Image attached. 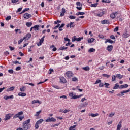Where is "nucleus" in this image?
<instances>
[{
    "mask_svg": "<svg viewBox=\"0 0 130 130\" xmlns=\"http://www.w3.org/2000/svg\"><path fill=\"white\" fill-rule=\"evenodd\" d=\"M31 119H29L27 120L26 121H24L23 122V126H22V128L24 130H28L30 129V125H29V123H30Z\"/></svg>",
    "mask_w": 130,
    "mask_h": 130,
    "instance_id": "nucleus-1",
    "label": "nucleus"
},
{
    "mask_svg": "<svg viewBox=\"0 0 130 130\" xmlns=\"http://www.w3.org/2000/svg\"><path fill=\"white\" fill-rule=\"evenodd\" d=\"M128 92H130V88L127 90H123L122 91H121L120 93L117 94V96L122 97V96H124L125 93H128Z\"/></svg>",
    "mask_w": 130,
    "mask_h": 130,
    "instance_id": "nucleus-2",
    "label": "nucleus"
},
{
    "mask_svg": "<svg viewBox=\"0 0 130 130\" xmlns=\"http://www.w3.org/2000/svg\"><path fill=\"white\" fill-rule=\"evenodd\" d=\"M104 14H105V11L101 9L98 11V13L96 14V16L97 17H102Z\"/></svg>",
    "mask_w": 130,
    "mask_h": 130,
    "instance_id": "nucleus-3",
    "label": "nucleus"
},
{
    "mask_svg": "<svg viewBox=\"0 0 130 130\" xmlns=\"http://www.w3.org/2000/svg\"><path fill=\"white\" fill-rule=\"evenodd\" d=\"M76 5L77 6V7H76L77 10H79V11H81V10H82V6H83L82 3H81L80 2H78L76 3Z\"/></svg>",
    "mask_w": 130,
    "mask_h": 130,
    "instance_id": "nucleus-4",
    "label": "nucleus"
},
{
    "mask_svg": "<svg viewBox=\"0 0 130 130\" xmlns=\"http://www.w3.org/2000/svg\"><path fill=\"white\" fill-rule=\"evenodd\" d=\"M46 121V122H51V121H53V122H55V121H56V119L53 117H52L51 118L47 119Z\"/></svg>",
    "mask_w": 130,
    "mask_h": 130,
    "instance_id": "nucleus-5",
    "label": "nucleus"
},
{
    "mask_svg": "<svg viewBox=\"0 0 130 130\" xmlns=\"http://www.w3.org/2000/svg\"><path fill=\"white\" fill-rule=\"evenodd\" d=\"M66 76L68 78H72L73 77V72L72 71H68L66 72Z\"/></svg>",
    "mask_w": 130,
    "mask_h": 130,
    "instance_id": "nucleus-6",
    "label": "nucleus"
},
{
    "mask_svg": "<svg viewBox=\"0 0 130 130\" xmlns=\"http://www.w3.org/2000/svg\"><path fill=\"white\" fill-rule=\"evenodd\" d=\"M31 17H32V15L29 14V13H25L23 15L24 19H29Z\"/></svg>",
    "mask_w": 130,
    "mask_h": 130,
    "instance_id": "nucleus-7",
    "label": "nucleus"
},
{
    "mask_svg": "<svg viewBox=\"0 0 130 130\" xmlns=\"http://www.w3.org/2000/svg\"><path fill=\"white\" fill-rule=\"evenodd\" d=\"M83 37H79L78 38H76V36H75V40H74V39H72V42H74V41H81L82 40V39H83Z\"/></svg>",
    "mask_w": 130,
    "mask_h": 130,
    "instance_id": "nucleus-8",
    "label": "nucleus"
},
{
    "mask_svg": "<svg viewBox=\"0 0 130 130\" xmlns=\"http://www.w3.org/2000/svg\"><path fill=\"white\" fill-rule=\"evenodd\" d=\"M112 49H113V46L112 45H108L107 47V50L109 52L112 51Z\"/></svg>",
    "mask_w": 130,
    "mask_h": 130,
    "instance_id": "nucleus-9",
    "label": "nucleus"
},
{
    "mask_svg": "<svg viewBox=\"0 0 130 130\" xmlns=\"http://www.w3.org/2000/svg\"><path fill=\"white\" fill-rule=\"evenodd\" d=\"M122 123V121H120L117 126V130H120V128H121Z\"/></svg>",
    "mask_w": 130,
    "mask_h": 130,
    "instance_id": "nucleus-10",
    "label": "nucleus"
},
{
    "mask_svg": "<svg viewBox=\"0 0 130 130\" xmlns=\"http://www.w3.org/2000/svg\"><path fill=\"white\" fill-rule=\"evenodd\" d=\"M31 38V34H27L25 37L23 38V39H26V40H28Z\"/></svg>",
    "mask_w": 130,
    "mask_h": 130,
    "instance_id": "nucleus-11",
    "label": "nucleus"
},
{
    "mask_svg": "<svg viewBox=\"0 0 130 130\" xmlns=\"http://www.w3.org/2000/svg\"><path fill=\"white\" fill-rule=\"evenodd\" d=\"M118 13V12H115V13H113L111 14V15H110L111 18L112 19H115V16H116Z\"/></svg>",
    "mask_w": 130,
    "mask_h": 130,
    "instance_id": "nucleus-12",
    "label": "nucleus"
},
{
    "mask_svg": "<svg viewBox=\"0 0 130 130\" xmlns=\"http://www.w3.org/2000/svg\"><path fill=\"white\" fill-rule=\"evenodd\" d=\"M64 14H66V9L62 8L61 11L60 16L63 17V16H64Z\"/></svg>",
    "mask_w": 130,
    "mask_h": 130,
    "instance_id": "nucleus-13",
    "label": "nucleus"
},
{
    "mask_svg": "<svg viewBox=\"0 0 130 130\" xmlns=\"http://www.w3.org/2000/svg\"><path fill=\"white\" fill-rule=\"evenodd\" d=\"M4 99H5V100H8V99H14V95H11L9 96H5L4 97Z\"/></svg>",
    "mask_w": 130,
    "mask_h": 130,
    "instance_id": "nucleus-14",
    "label": "nucleus"
},
{
    "mask_svg": "<svg viewBox=\"0 0 130 130\" xmlns=\"http://www.w3.org/2000/svg\"><path fill=\"white\" fill-rule=\"evenodd\" d=\"M107 42H109V43H111V44H112V43H114V41L110 40V39H107L105 41V43H107Z\"/></svg>",
    "mask_w": 130,
    "mask_h": 130,
    "instance_id": "nucleus-15",
    "label": "nucleus"
},
{
    "mask_svg": "<svg viewBox=\"0 0 130 130\" xmlns=\"http://www.w3.org/2000/svg\"><path fill=\"white\" fill-rule=\"evenodd\" d=\"M60 80L61 81V82L63 83V84H65V83H67V80H66V78H64V77H61L60 78Z\"/></svg>",
    "mask_w": 130,
    "mask_h": 130,
    "instance_id": "nucleus-16",
    "label": "nucleus"
},
{
    "mask_svg": "<svg viewBox=\"0 0 130 130\" xmlns=\"http://www.w3.org/2000/svg\"><path fill=\"white\" fill-rule=\"evenodd\" d=\"M128 87V85L126 84L123 85H121L119 87V89H124L125 88H127Z\"/></svg>",
    "mask_w": 130,
    "mask_h": 130,
    "instance_id": "nucleus-17",
    "label": "nucleus"
},
{
    "mask_svg": "<svg viewBox=\"0 0 130 130\" xmlns=\"http://www.w3.org/2000/svg\"><path fill=\"white\" fill-rule=\"evenodd\" d=\"M122 36L123 37H124V38H127V37L129 36V35H128V34H127V32L126 31L123 34Z\"/></svg>",
    "mask_w": 130,
    "mask_h": 130,
    "instance_id": "nucleus-18",
    "label": "nucleus"
},
{
    "mask_svg": "<svg viewBox=\"0 0 130 130\" xmlns=\"http://www.w3.org/2000/svg\"><path fill=\"white\" fill-rule=\"evenodd\" d=\"M27 95L25 92H19L18 93V96H21V97H25Z\"/></svg>",
    "mask_w": 130,
    "mask_h": 130,
    "instance_id": "nucleus-19",
    "label": "nucleus"
},
{
    "mask_svg": "<svg viewBox=\"0 0 130 130\" xmlns=\"http://www.w3.org/2000/svg\"><path fill=\"white\" fill-rule=\"evenodd\" d=\"M31 103L32 104H35V103H39V104H41V102H40V101H39L38 100H33Z\"/></svg>",
    "mask_w": 130,
    "mask_h": 130,
    "instance_id": "nucleus-20",
    "label": "nucleus"
},
{
    "mask_svg": "<svg viewBox=\"0 0 130 130\" xmlns=\"http://www.w3.org/2000/svg\"><path fill=\"white\" fill-rule=\"evenodd\" d=\"M15 90V87L12 86L7 89V92H10V91H14Z\"/></svg>",
    "mask_w": 130,
    "mask_h": 130,
    "instance_id": "nucleus-21",
    "label": "nucleus"
},
{
    "mask_svg": "<svg viewBox=\"0 0 130 130\" xmlns=\"http://www.w3.org/2000/svg\"><path fill=\"white\" fill-rule=\"evenodd\" d=\"M44 38H45V36H44L40 40L39 43H40V45H41V44H42V43H43V41H44Z\"/></svg>",
    "mask_w": 130,
    "mask_h": 130,
    "instance_id": "nucleus-22",
    "label": "nucleus"
},
{
    "mask_svg": "<svg viewBox=\"0 0 130 130\" xmlns=\"http://www.w3.org/2000/svg\"><path fill=\"white\" fill-rule=\"evenodd\" d=\"M69 96L70 97H71V99H76L75 97L77 96V95H74L72 92L69 93Z\"/></svg>",
    "mask_w": 130,
    "mask_h": 130,
    "instance_id": "nucleus-23",
    "label": "nucleus"
},
{
    "mask_svg": "<svg viewBox=\"0 0 130 130\" xmlns=\"http://www.w3.org/2000/svg\"><path fill=\"white\" fill-rule=\"evenodd\" d=\"M34 29L35 31H38L39 30V25H36L34 26Z\"/></svg>",
    "mask_w": 130,
    "mask_h": 130,
    "instance_id": "nucleus-24",
    "label": "nucleus"
},
{
    "mask_svg": "<svg viewBox=\"0 0 130 130\" xmlns=\"http://www.w3.org/2000/svg\"><path fill=\"white\" fill-rule=\"evenodd\" d=\"M26 86H23L21 88H20V90L21 92H25L26 90Z\"/></svg>",
    "mask_w": 130,
    "mask_h": 130,
    "instance_id": "nucleus-25",
    "label": "nucleus"
},
{
    "mask_svg": "<svg viewBox=\"0 0 130 130\" xmlns=\"http://www.w3.org/2000/svg\"><path fill=\"white\" fill-rule=\"evenodd\" d=\"M101 23L103 25H104V24H109V21L108 20H103L101 21Z\"/></svg>",
    "mask_w": 130,
    "mask_h": 130,
    "instance_id": "nucleus-26",
    "label": "nucleus"
},
{
    "mask_svg": "<svg viewBox=\"0 0 130 130\" xmlns=\"http://www.w3.org/2000/svg\"><path fill=\"white\" fill-rule=\"evenodd\" d=\"M118 88H120L119 85H118V83H116L115 85V86L113 88L114 90H116V89H118Z\"/></svg>",
    "mask_w": 130,
    "mask_h": 130,
    "instance_id": "nucleus-27",
    "label": "nucleus"
},
{
    "mask_svg": "<svg viewBox=\"0 0 130 130\" xmlns=\"http://www.w3.org/2000/svg\"><path fill=\"white\" fill-rule=\"evenodd\" d=\"M10 118H11V116H10V115L9 114H7L5 116V120H9V119H10Z\"/></svg>",
    "mask_w": 130,
    "mask_h": 130,
    "instance_id": "nucleus-28",
    "label": "nucleus"
},
{
    "mask_svg": "<svg viewBox=\"0 0 130 130\" xmlns=\"http://www.w3.org/2000/svg\"><path fill=\"white\" fill-rule=\"evenodd\" d=\"M116 77L121 79H122V78H123V75H121L120 74H118L116 75Z\"/></svg>",
    "mask_w": 130,
    "mask_h": 130,
    "instance_id": "nucleus-29",
    "label": "nucleus"
},
{
    "mask_svg": "<svg viewBox=\"0 0 130 130\" xmlns=\"http://www.w3.org/2000/svg\"><path fill=\"white\" fill-rule=\"evenodd\" d=\"M96 51V50L93 48H90L89 50H88V52H89V53H91V52H95V51Z\"/></svg>",
    "mask_w": 130,
    "mask_h": 130,
    "instance_id": "nucleus-30",
    "label": "nucleus"
},
{
    "mask_svg": "<svg viewBox=\"0 0 130 130\" xmlns=\"http://www.w3.org/2000/svg\"><path fill=\"white\" fill-rule=\"evenodd\" d=\"M42 122H43V119H41L39 120L38 121H37L36 123L39 125V124H41V123H42Z\"/></svg>",
    "mask_w": 130,
    "mask_h": 130,
    "instance_id": "nucleus-31",
    "label": "nucleus"
},
{
    "mask_svg": "<svg viewBox=\"0 0 130 130\" xmlns=\"http://www.w3.org/2000/svg\"><path fill=\"white\" fill-rule=\"evenodd\" d=\"M82 69L84 71H90V68L89 67V66L83 67L82 68Z\"/></svg>",
    "mask_w": 130,
    "mask_h": 130,
    "instance_id": "nucleus-32",
    "label": "nucleus"
},
{
    "mask_svg": "<svg viewBox=\"0 0 130 130\" xmlns=\"http://www.w3.org/2000/svg\"><path fill=\"white\" fill-rule=\"evenodd\" d=\"M98 115H99V113L91 114L89 115V116H91L92 117H96V116H98Z\"/></svg>",
    "mask_w": 130,
    "mask_h": 130,
    "instance_id": "nucleus-33",
    "label": "nucleus"
},
{
    "mask_svg": "<svg viewBox=\"0 0 130 130\" xmlns=\"http://www.w3.org/2000/svg\"><path fill=\"white\" fill-rule=\"evenodd\" d=\"M94 40H95V39L91 38V39L88 40V43H92L94 41Z\"/></svg>",
    "mask_w": 130,
    "mask_h": 130,
    "instance_id": "nucleus-34",
    "label": "nucleus"
},
{
    "mask_svg": "<svg viewBox=\"0 0 130 130\" xmlns=\"http://www.w3.org/2000/svg\"><path fill=\"white\" fill-rule=\"evenodd\" d=\"M98 6V3H95L93 4H91L90 7L92 8H96Z\"/></svg>",
    "mask_w": 130,
    "mask_h": 130,
    "instance_id": "nucleus-35",
    "label": "nucleus"
},
{
    "mask_svg": "<svg viewBox=\"0 0 130 130\" xmlns=\"http://www.w3.org/2000/svg\"><path fill=\"white\" fill-rule=\"evenodd\" d=\"M69 130H76V125L71 126Z\"/></svg>",
    "mask_w": 130,
    "mask_h": 130,
    "instance_id": "nucleus-36",
    "label": "nucleus"
},
{
    "mask_svg": "<svg viewBox=\"0 0 130 130\" xmlns=\"http://www.w3.org/2000/svg\"><path fill=\"white\" fill-rule=\"evenodd\" d=\"M42 110H40L38 112H37L36 114L35 115V116H39V114H40L42 112Z\"/></svg>",
    "mask_w": 130,
    "mask_h": 130,
    "instance_id": "nucleus-37",
    "label": "nucleus"
},
{
    "mask_svg": "<svg viewBox=\"0 0 130 130\" xmlns=\"http://www.w3.org/2000/svg\"><path fill=\"white\" fill-rule=\"evenodd\" d=\"M32 22H26V25L27 26V27H31V26H32Z\"/></svg>",
    "mask_w": 130,
    "mask_h": 130,
    "instance_id": "nucleus-38",
    "label": "nucleus"
},
{
    "mask_svg": "<svg viewBox=\"0 0 130 130\" xmlns=\"http://www.w3.org/2000/svg\"><path fill=\"white\" fill-rule=\"evenodd\" d=\"M64 49H68V47H61L59 48V50H64Z\"/></svg>",
    "mask_w": 130,
    "mask_h": 130,
    "instance_id": "nucleus-39",
    "label": "nucleus"
},
{
    "mask_svg": "<svg viewBox=\"0 0 130 130\" xmlns=\"http://www.w3.org/2000/svg\"><path fill=\"white\" fill-rule=\"evenodd\" d=\"M73 24H74V22L70 23V28H74V27H75V25H74Z\"/></svg>",
    "mask_w": 130,
    "mask_h": 130,
    "instance_id": "nucleus-40",
    "label": "nucleus"
},
{
    "mask_svg": "<svg viewBox=\"0 0 130 130\" xmlns=\"http://www.w3.org/2000/svg\"><path fill=\"white\" fill-rule=\"evenodd\" d=\"M116 79V76L115 75H113L112 77V82H114Z\"/></svg>",
    "mask_w": 130,
    "mask_h": 130,
    "instance_id": "nucleus-41",
    "label": "nucleus"
},
{
    "mask_svg": "<svg viewBox=\"0 0 130 130\" xmlns=\"http://www.w3.org/2000/svg\"><path fill=\"white\" fill-rule=\"evenodd\" d=\"M115 114V113L112 112L109 115V117H112L113 116H114Z\"/></svg>",
    "mask_w": 130,
    "mask_h": 130,
    "instance_id": "nucleus-42",
    "label": "nucleus"
},
{
    "mask_svg": "<svg viewBox=\"0 0 130 130\" xmlns=\"http://www.w3.org/2000/svg\"><path fill=\"white\" fill-rule=\"evenodd\" d=\"M101 83V80H99V79H98L96 80V81H95V83H94V85H96L97 84H99Z\"/></svg>",
    "mask_w": 130,
    "mask_h": 130,
    "instance_id": "nucleus-43",
    "label": "nucleus"
},
{
    "mask_svg": "<svg viewBox=\"0 0 130 130\" xmlns=\"http://www.w3.org/2000/svg\"><path fill=\"white\" fill-rule=\"evenodd\" d=\"M72 81L73 82H76V81H78V78L77 77H73L72 79Z\"/></svg>",
    "mask_w": 130,
    "mask_h": 130,
    "instance_id": "nucleus-44",
    "label": "nucleus"
},
{
    "mask_svg": "<svg viewBox=\"0 0 130 130\" xmlns=\"http://www.w3.org/2000/svg\"><path fill=\"white\" fill-rule=\"evenodd\" d=\"M82 104H83L84 107H87V106H88V102H85V103Z\"/></svg>",
    "mask_w": 130,
    "mask_h": 130,
    "instance_id": "nucleus-45",
    "label": "nucleus"
},
{
    "mask_svg": "<svg viewBox=\"0 0 130 130\" xmlns=\"http://www.w3.org/2000/svg\"><path fill=\"white\" fill-rule=\"evenodd\" d=\"M70 111H71V110H69V109H66L63 111V113H68V112H70Z\"/></svg>",
    "mask_w": 130,
    "mask_h": 130,
    "instance_id": "nucleus-46",
    "label": "nucleus"
},
{
    "mask_svg": "<svg viewBox=\"0 0 130 130\" xmlns=\"http://www.w3.org/2000/svg\"><path fill=\"white\" fill-rule=\"evenodd\" d=\"M69 18L71 19V20H74L75 19H76V17L73 16V15H70L69 16Z\"/></svg>",
    "mask_w": 130,
    "mask_h": 130,
    "instance_id": "nucleus-47",
    "label": "nucleus"
},
{
    "mask_svg": "<svg viewBox=\"0 0 130 130\" xmlns=\"http://www.w3.org/2000/svg\"><path fill=\"white\" fill-rule=\"evenodd\" d=\"M11 16H8L6 18V21H9V20H11Z\"/></svg>",
    "mask_w": 130,
    "mask_h": 130,
    "instance_id": "nucleus-48",
    "label": "nucleus"
},
{
    "mask_svg": "<svg viewBox=\"0 0 130 130\" xmlns=\"http://www.w3.org/2000/svg\"><path fill=\"white\" fill-rule=\"evenodd\" d=\"M104 85L106 88H109L108 86L110 85L109 83H105Z\"/></svg>",
    "mask_w": 130,
    "mask_h": 130,
    "instance_id": "nucleus-49",
    "label": "nucleus"
},
{
    "mask_svg": "<svg viewBox=\"0 0 130 130\" xmlns=\"http://www.w3.org/2000/svg\"><path fill=\"white\" fill-rule=\"evenodd\" d=\"M23 40H24V39H21L19 41H18V44H21L23 42Z\"/></svg>",
    "mask_w": 130,
    "mask_h": 130,
    "instance_id": "nucleus-50",
    "label": "nucleus"
},
{
    "mask_svg": "<svg viewBox=\"0 0 130 130\" xmlns=\"http://www.w3.org/2000/svg\"><path fill=\"white\" fill-rule=\"evenodd\" d=\"M39 128V125L37 124V123H36L35 124V128L36 129H38Z\"/></svg>",
    "mask_w": 130,
    "mask_h": 130,
    "instance_id": "nucleus-51",
    "label": "nucleus"
},
{
    "mask_svg": "<svg viewBox=\"0 0 130 130\" xmlns=\"http://www.w3.org/2000/svg\"><path fill=\"white\" fill-rule=\"evenodd\" d=\"M83 94H80L79 95H76V96H75L74 98L78 99V98H80V97H82Z\"/></svg>",
    "mask_w": 130,
    "mask_h": 130,
    "instance_id": "nucleus-52",
    "label": "nucleus"
},
{
    "mask_svg": "<svg viewBox=\"0 0 130 130\" xmlns=\"http://www.w3.org/2000/svg\"><path fill=\"white\" fill-rule=\"evenodd\" d=\"M20 116L18 115V114H15L14 116H13V118H17V117H19Z\"/></svg>",
    "mask_w": 130,
    "mask_h": 130,
    "instance_id": "nucleus-53",
    "label": "nucleus"
},
{
    "mask_svg": "<svg viewBox=\"0 0 130 130\" xmlns=\"http://www.w3.org/2000/svg\"><path fill=\"white\" fill-rule=\"evenodd\" d=\"M8 73H9V74H13V73H14V70H13V69L9 70Z\"/></svg>",
    "mask_w": 130,
    "mask_h": 130,
    "instance_id": "nucleus-54",
    "label": "nucleus"
},
{
    "mask_svg": "<svg viewBox=\"0 0 130 130\" xmlns=\"http://www.w3.org/2000/svg\"><path fill=\"white\" fill-rule=\"evenodd\" d=\"M18 31H19V34H21V33H22V31H21V30H20L19 29H15V32L16 33H18Z\"/></svg>",
    "mask_w": 130,
    "mask_h": 130,
    "instance_id": "nucleus-55",
    "label": "nucleus"
},
{
    "mask_svg": "<svg viewBox=\"0 0 130 130\" xmlns=\"http://www.w3.org/2000/svg\"><path fill=\"white\" fill-rule=\"evenodd\" d=\"M103 86H104V84L103 83L100 82L99 85V87H100L101 88H102V87H103Z\"/></svg>",
    "mask_w": 130,
    "mask_h": 130,
    "instance_id": "nucleus-56",
    "label": "nucleus"
},
{
    "mask_svg": "<svg viewBox=\"0 0 130 130\" xmlns=\"http://www.w3.org/2000/svg\"><path fill=\"white\" fill-rule=\"evenodd\" d=\"M67 37H68V36H67ZM64 39L65 41H68V42H70V39L68 38V37L64 38Z\"/></svg>",
    "mask_w": 130,
    "mask_h": 130,
    "instance_id": "nucleus-57",
    "label": "nucleus"
},
{
    "mask_svg": "<svg viewBox=\"0 0 130 130\" xmlns=\"http://www.w3.org/2000/svg\"><path fill=\"white\" fill-rule=\"evenodd\" d=\"M103 76H104V77H106V78H109V77H110V75H108L107 74H103Z\"/></svg>",
    "mask_w": 130,
    "mask_h": 130,
    "instance_id": "nucleus-58",
    "label": "nucleus"
},
{
    "mask_svg": "<svg viewBox=\"0 0 130 130\" xmlns=\"http://www.w3.org/2000/svg\"><path fill=\"white\" fill-rule=\"evenodd\" d=\"M78 107L81 109V108H82V107H84L83 105V103H82V104H81L80 105H79Z\"/></svg>",
    "mask_w": 130,
    "mask_h": 130,
    "instance_id": "nucleus-59",
    "label": "nucleus"
},
{
    "mask_svg": "<svg viewBox=\"0 0 130 130\" xmlns=\"http://www.w3.org/2000/svg\"><path fill=\"white\" fill-rule=\"evenodd\" d=\"M99 37L100 38H102V39H103V38H104V36H103V35H99Z\"/></svg>",
    "mask_w": 130,
    "mask_h": 130,
    "instance_id": "nucleus-60",
    "label": "nucleus"
},
{
    "mask_svg": "<svg viewBox=\"0 0 130 130\" xmlns=\"http://www.w3.org/2000/svg\"><path fill=\"white\" fill-rule=\"evenodd\" d=\"M21 70V67L19 66L16 68V71H20Z\"/></svg>",
    "mask_w": 130,
    "mask_h": 130,
    "instance_id": "nucleus-61",
    "label": "nucleus"
},
{
    "mask_svg": "<svg viewBox=\"0 0 130 130\" xmlns=\"http://www.w3.org/2000/svg\"><path fill=\"white\" fill-rule=\"evenodd\" d=\"M118 31V27H116L114 29V32H117Z\"/></svg>",
    "mask_w": 130,
    "mask_h": 130,
    "instance_id": "nucleus-62",
    "label": "nucleus"
},
{
    "mask_svg": "<svg viewBox=\"0 0 130 130\" xmlns=\"http://www.w3.org/2000/svg\"><path fill=\"white\" fill-rule=\"evenodd\" d=\"M23 111H21L18 112L17 114H18V115L20 116V115H22L23 114Z\"/></svg>",
    "mask_w": 130,
    "mask_h": 130,
    "instance_id": "nucleus-63",
    "label": "nucleus"
},
{
    "mask_svg": "<svg viewBox=\"0 0 130 130\" xmlns=\"http://www.w3.org/2000/svg\"><path fill=\"white\" fill-rule=\"evenodd\" d=\"M110 38L111 39H115V37H114V36H113V35H112L110 36Z\"/></svg>",
    "mask_w": 130,
    "mask_h": 130,
    "instance_id": "nucleus-64",
    "label": "nucleus"
}]
</instances>
